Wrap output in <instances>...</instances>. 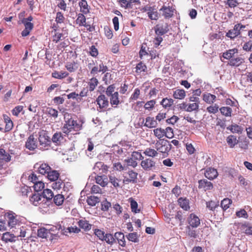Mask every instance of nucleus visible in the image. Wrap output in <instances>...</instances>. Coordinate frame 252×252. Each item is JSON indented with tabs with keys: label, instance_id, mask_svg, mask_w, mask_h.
<instances>
[{
	"label": "nucleus",
	"instance_id": "obj_11",
	"mask_svg": "<svg viewBox=\"0 0 252 252\" xmlns=\"http://www.w3.org/2000/svg\"><path fill=\"white\" fill-rule=\"evenodd\" d=\"M156 162L154 160L151 158H146L142 160L141 162V166L143 169L146 171H150L153 170L155 167Z\"/></svg>",
	"mask_w": 252,
	"mask_h": 252
},
{
	"label": "nucleus",
	"instance_id": "obj_53",
	"mask_svg": "<svg viewBox=\"0 0 252 252\" xmlns=\"http://www.w3.org/2000/svg\"><path fill=\"white\" fill-rule=\"evenodd\" d=\"M220 113L226 117L231 116L232 109L229 107H222L220 109Z\"/></svg>",
	"mask_w": 252,
	"mask_h": 252
},
{
	"label": "nucleus",
	"instance_id": "obj_57",
	"mask_svg": "<svg viewBox=\"0 0 252 252\" xmlns=\"http://www.w3.org/2000/svg\"><path fill=\"white\" fill-rule=\"evenodd\" d=\"M140 94V90L138 88L135 89L134 92L129 97V102L134 101L137 100L139 98Z\"/></svg>",
	"mask_w": 252,
	"mask_h": 252
},
{
	"label": "nucleus",
	"instance_id": "obj_2",
	"mask_svg": "<svg viewBox=\"0 0 252 252\" xmlns=\"http://www.w3.org/2000/svg\"><path fill=\"white\" fill-rule=\"evenodd\" d=\"M82 128V124L78 123L77 121L70 118L65 120V123L63 126L62 130L64 133L68 135L69 133L73 134V131H75L77 133Z\"/></svg>",
	"mask_w": 252,
	"mask_h": 252
},
{
	"label": "nucleus",
	"instance_id": "obj_38",
	"mask_svg": "<svg viewBox=\"0 0 252 252\" xmlns=\"http://www.w3.org/2000/svg\"><path fill=\"white\" fill-rule=\"evenodd\" d=\"M60 176L59 173L56 170H50L47 173V178L51 181L58 180Z\"/></svg>",
	"mask_w": 252,
	"mask_h": 252
},
{
	"label": "nucleus",
	"instance_id": "obj_48",
	"mask_svg": "<svg viewBox=\"0 0 252 252\" xmlns=\"http://www.w3.org/2000/svg\"><path fill=\"white\" fill-rule=\"evenodd\" d=\"M231 203L232 200L230 199L225 198L221 201L220 205L223 210H226L229 208V206Z\"/></svg>",
	"mask_w": 252,
	"mask_h": 252
},
{
	"label": "nucleus",
	"instance_id": "obj_55",
	"mask_svg": "<svg viewBox=\"0 0 252 252\" xmlns=\"http://www.w3.org/2000/svg\"><path fill=\"white\" fill-rule=\"evenodd\" d=\"M129 200L132 212L135 213H139L140 212V210L138 209V204L137 202L131 198H130Z\"/></svg>",
	"mask_w": 252,
	"mask_h": 252
},
{
	"label": "nucleus",
	"instance_id": "obj_56",
	"mask_svg": "<svg viewBox=\"0 0 252 252\" xmlns=\"http://www.w3.org/2000/svg\"><path fill=\"white\" fill-rule=\"evenodd\" d=\"M34 190L36 192L42 190L44 188V183L41 180H39L36 183H34L33 186Z\"/></svg>",
	"mask_w": 252,
	"mask_h": 252
},
{
	"label": "nucleus",
	"instance_id": "obj_33",
	"mask_svg": "<svg viewBox=\"0 0 252 252\" xmlns=\"http://www.w3.org/2000/svg\"><path fill=\"white\" fill-rule=\"evenodd\" d=\"M51 170L50 166L46 163H42L38 168L39 173L42 175L47 174Z\"/></svg>",
	"mask_w": 252,
	"mask_h": 252
},
{
	"label": "nucleus",
	"instance_id": "obj_19",
	"mask_svg": "<svg viewBox=\"0 0 252 252\" xmlns=\"http://www.w3.org/2000/svg\"><path fill=\"white\" fill-rule=\"evenodd\" d=\"M157 126L158 123L154 117L148 116L145 118V122L144 125V126L149 128H152L156 127Z\"/></svg>",
	"mask_w": 252,
	"mask_h": 252
},
{
	"label": "nucleus",
	"instance_id": "obj_41",
	"mask_svg": "<svg viewBox=\"0 0 252 252\" xmlns=\"http://www.w3.org/2000/svg\"><path fill=\"white\" fill-rule=\"evenodd\" d=\"M105 241L107 244L112 245L116 242L114 235L111 233H106L103 239V241Z\"/></svg>",
	"mask_w": 252,
	"mask_h": 252
},
{
	"label": "nucleus",
	"instance_id": "obj_54",
	"mask_svg": "<svg viewBox=\"0 0 252 252\" xmlns=\"http://www.w3.org/2000/svg\"><path fill=\"white\" fill-rule=\"evenodd\" d=\"M65 67L70 72H74L78 68L76 63L74 62L73 63H67Z\"/></svg>",
	"mask_w": 252,
	"mask_h": 252
},
{
	"label": "nucleus",
	"instance_id": "obj_7",
	"mask_svg": "<svg viewBox=\"0 0 252 252\" xmlns=\"http://www.w3.org/2000/svg\"><path fill=\"white\" fill-rule=\"evenodd\" d=\"M156 35H163L169 31V25L166 23L157 24L154 28Z\"/></svg>",
	"mask_w": 252,
	"mask_h": 252
},
{
	"label": "nucleus",
	"instance_id": "obj_21",
	"mask_svg": "<svg viewBox=\"0 0 252 252\" xmlns=\"http://www.w3.org/2000/svg\"><path fill=\"white\" fill-rule=\"evenodd\" d=\"M77 223L80 229L81 228L85 231H88L92 228V225L89 223V221L86 220L85 219L80 220Z\"/></svg>",
	"mask_w": 252,
	"mask_h": 252
},
{
	"label": "nucleus",
	"instance_id": "obj_36",
	"mask_svg": "<svg viewBox=\"0 0 252 252\" xmlns=\"http://www.w3.org/2000/svg\"><path fill=\"white\" fill-rule=\"evenodd\" d=\"M96 183L102 187H105L107 185L108 179L106 176H97L95 177Z\"/></svg>",
	"mask_w": 252,
	"mask_h": 252
},
{
	"label": "nucleus",
	"instance_id": "obj_58",
	"mask_svg": "<svg viewBox=\"0 0 252 252\" xmlns=\"http://www.w3.org/2000/svg\"><path fill=\"white\" fill-rule=\"evenodd\" d=\"M219 206V201L215 202L211 200L208 202H206L207 208L212 211H214Z\"/></svg>",
	"mask_w": 252,
	"mask_h": 252
},
{
	"label": "nucleus",
	"instance_id": "obj_28",
	"mask_svg": "<svg viewBox=\"0 0 252 252\" xmlns=\"http://www.w3.org/2000/svg\"><path fill=\"white\" fill-rule=\"evenodd\" d=\"M110 103L112 106L117 107L120 103L119 93L117 92H114L113 94L110 95Z\"/></svg>",
	"mask_w": 252,
	"mask_h": 252
},
{
	"label": "nucleus",
	"instance_id": "obj_46",
	"mask_svg": "<svg viewBox=\"0 0 252 252\" xmlns=\"http://www.w3.org/2000/svg\"><path fill=\"white\" fill-rule=\"evenodd\" d=\"M42 196L49 202L54 197V193L51 189H47L43 190Z\"/></svg>",
	"mask_w": 252,
	"mask_h": 252
},
{
	"label": "nucleus",
	"instance_id": "obj_39",
	"mask_svg": "<svg viewBox=\"0 0 252 252\" xmlns=\"http://www.w3.org/2000/svg\"><path fill=\"white\" fill-rule=\"evenodd\" d=\"M69 74L66 71H54L52 73V77L56 79H62L68 76Z\"/></svg>",
	"mask_w": 252,
	"mask_h": 252
},
{
	"label": "nucleus",
	"instance_id": "obj_14",
	"mask_svg": "<svg viewBox=\"0 0 252 252\" xmlns=\"http://www.w3.org/2000/svg\"><path fill=\"white\" fill-rule=\"evenodd\" d=\"M204 175L207 178L212 180L218 177V173L217 169L214 168L209 167L205 170Z\"/></svg>",
	"mask_w": 252,
	"mask_h": 252
},
{
	"label": "nucleus",
	"instance_id": "obj_18",
	"mask_svg": "<svg viewBox=\"0 0 252 252\" xmlns=\"http://www.w3.org/2000/svg\"><path fill=\"white\" fill-rule=\"evenodd\" d=\"M63 137L62 132H56L53 134L51 140L56 146H60L63 142Z\"/></svg>",
	"mask_w": 252,
	"mask_h": 252
},
{
	"label": "nucleus",
	"instance_id": "obj_20",
	"mask_svg": "<svg viewBox=\"0 0 252 252\" xmlns=\"http://www.w3.org/2000/svg\"><path fill=\"white\" fill-rule=\"evenodd\" d=\"M115 241L118 242L120 246L125 247L126 245L125 235L121 232H117L114 234Z\"/></svg>",
	"mask_w": 252,
	"mask_h": 252
},
{
	"label": "nucleus",
	"instance_id": "obj_27",
	"mask_svg": "<svg viewBox=\"0 0 252 252\" xmlns=\"http://www.w3.org/2000/svg\"><path fill=\"white\" fill-rule=\"evenodd\" d=\"M54 34L52 36L53 41L56 43L59 42L60 40H63L64 37L63 33L57 31V27H53Z\"/></svg>",
	"mask_w": 252,
	"mask_h": 252
},
{
	"label": "nucleus",
	"instance_id": "obj_10",
	"mask_svg": "<svg viewBox=\"0 0 252 252\" xmlns=\"http://www.w3.org/2000/svg\"><path fill=\"white\" fill-rule=\"evenodd\" d=\"M7 224L11 228L19 225L20 221L17 219V216L14 213H8L7 214Z\"/></svg>",
	"mask_w": 252,
	"mask_h": 252
},
{
	"label": "nucleus",
	"instance_id": "obj_16",
	"mask_svg": "<svg viewBox=\"0 0 252 252\" xmlns=\"http://www.w3.org/2000/svg\"><path fill=\"white\" fill-rule=\"evenodd\" d=\"M22 24L25 26V29L22 32L21 34L22 36H27L30 34L33 28V24L31 22H27L25 21H22Z\"/></svg>",
	"mask_w": 252,
	"mask_h": 252
},
{
	"label": "nucleus",
	"instance_id": "obj_63",
	"mask_svg": "<svg viewBox=\"0 0 252 252\" xmlns=\"http://www.w3.org/2000/svg\"><path fill=\"white\" fill-rule=\"evenodd\" d=\"M191 228V227L189 225L186 227L187 234L189 236L195 238L197 236L196 231Z\"/></svg>",
	"mask_w": 252,
	"mask_h": 252
},
{
	"label": "nucleus",
	"instance_id": "obj_42",
	"mask_svg": "<svg viewBox=\"0 0 252 252\" xmlns=\"http://www.w3.org/2000/svg\"><path fill=\"white\" fill-rule=\"evenodd\" d=\"M79 5L80 7V11L83 14H86L89 12L88 4L86 0H81L79 3Z\"/></svg>",
	"mask_w": 252,
	"mask_h": 252
},
{
	"label": "nucleus",
	"instance_id": "obj_31",
	"mask_svg": "<svg viewBox=\"0 0 252 252\" xmlns=\"http://www.w3.org/2000/svg\"><path fill=\"white\" fill-rule=\"evenodd\" d=\"M86 19L83 13H79L76 20V23L79 26H84L87 28L88 25L86 24Z\"/></svg>",
	"mask_w": 252,
	"mask_h": 252
},
{
	"label": "nucleus",
	"instance_id": "obj_40",
	"mask_svg": "<svg viewBox=\"0 0 252 252\" xmlns=\"http://www.w3.org/2000/svg\"><path fill=\"white\" fill-rule=\"evenodd\" d=\"M174 103V100L172 98H168L167 97L164 98L160 101V104L164 108H168L170 107Z\"/></svg>",
	"mask_w": 252,
	"mask_h": 252
},
{
	"label": "nucleus",
	"instance_id": "obj_50",
	"mask_svg": "<svg viewBox=\"0 0 252 252\" xmlns=\"http://www.w3.org/2000/svg\"><path fill=\"white\" fill-rule=\"evenodd\" d=\"M149 48L147 47V44L143 43L141 46L140 50L139 51V57L142 59L143 56L147 55V50Z\"/></svg>",
	"mask_w": 252,
	"mask_h": 252
},
{
	"label": "nucleus",
	"instance_id": "obj_43",
	"mask_svg": "<svg viewBox=\"0 0 252 252\" xmlns=\"http://www.w3.org/2000/svg\"><path fill=\"white\" fill-rule=\"evenodd\" d=\"M240 228L247 235H252V226L249 223H245L242 224Z\"/></svg>",
	"mask_w": 252,
	"mask_h": 252
},
{
	"label": "nucleus",
	"instance_id": "obj_35",
	"mask_svg": "<svg viewBox=\"0 0 252 252\" xmlns=\"http://www.w3.org/2000/svg\"><path fill=\"white\" fill-rule=\"evenodd\" d=\"M148 17L152 20H157L159 18V14L156 9L153 7L149 12H147Z\"/></svg>",
	"mask_w": 252,
	"mask_h": 252
},
{
	"label": "nucleus",
	"instance_id": "obj_52",
	"mask_svg": "<svg viewBox=\"0 0 252 252\" xmlns=\"http://www.w3.org/2000/svg\"><path fill=\"white\" fill-rule=\"evenodd\" d=\"M143 153L146 156L151 157H156L158 154L157 150L150 148H147Z\"/></svg>",
	"mask_w": 252,
	"mask_h": 252
},
{
	"label": "nucleus",
	"instance_id": "obj_9",
	"mask_svg": "<svg viewBox=\"0 0 252 252\" xmlns=\"http://www.w3.org/2000/svg\"><path fill=\"white\" fill-rule=\"evenodd\" d=\"M52 229H47L45 228H41L37 230V236L42 238H49L52 240L54 238L55 233L51 232Z\"/></svg>",
	"mask_w": 252,
	"mask_h": 252
},
{
	"label": "nucleus",
	"instance_id": "obj_34",
	"mask_svg": "<svg viewBox=\"0 0 252 252\" xmlns=\"http://www.w3.org/2000/svg\"><path fill=\"white\" fill-rule=\"evenodd\" d=\"M226 141L230 148L234 147L238 142L236 136L233 135H229L226 138Z\"/></svg>",
	"mask_w": 252,
	"mask_h": 252
},
{
	"label": "nucleus",
	"instance_id": "obj_32",
	"mask_svg": "<svg viewBox=\"0 0 252 252\" xmlns=\"http://www.w3.org/2000/svg\"><path fill=\"white\" fill-rule=\"evenodd\" d=\"M227 129L231 131L232 133H242L243 128L237 124H233L227 127Z\"/></svg>",
	"mask_w": 252,
	"mask_h": 252
},
{
	"label": "nucleus",
	"instance_id": "obj_23",
	"mask_svg": "<svg viewBox=\"0 0 252 252\" xmlns=\"http://www.w3.org/2000/svg\"><path fill=\"white\" fill-rule=\"evenodd\" d=\"M238 50L237 48L229 49L223 53L222 57L223 58L230 61L234 57L235 54L238 53Z\"/></svg>",
	"mask_w": 252,
	"mask_h": 252
},
{
	"label": "nucleus",
	"instance_id": "obj_47",
	"mask_svg": "<svg viewBox=\"0 0 252 252\" xmlns=\"http://www.w3.org/2000/svg\"><path fill=\"white\" fill-rule=\"evenodd\" d=\"M153 132L155 136L159 140L161 139V138L165 135L164 129L161 128H157L155 129H154Z\"/></svg>",
	"mask_w": 252,
	"mask_h": 252
},
{
	"label": "nucleus",
	"instance_id": "obj_24",
	"mask_svg": "<svg viewBox=\"0 0 252 252\" xmlns=\"http://www.w3.org/2000/svg\"><path fill=\"white\" fill-rule=\"evenodd\" d=\"M203 100L207 103L213 104L216 99V96L210 93H206L202 95Z\"/></svg>",
	"mask_w": 252,
	"mask_h": 252
},
{
	"label": "nucleus",
	"instance_id": "obj_25",
	"mask_svg": "<svg viewBox=\"0 0 252 252\" xmlns=\"http://www.w3.org/2000/svg\"><path fill=\"white\" fill-rule=\"evenodd\" d=\"M178 202L180 207L184 210L188 211L190 209L189 200L187 198L180 197L178 199Z\"/></svg>",
	"mask_w": 252,
	"mask_h": 252
},
{
	"label": "nucleus",
	"instance_id": "obj_44",
	"mask_svg": "<svg viewBox=\"0 0 252 252\" xmlns=\"http://www.w3.org/2000/svg\"><path fill=\"white\" fill-rule=\"evenodd\" d=\"M98 84V81L95 77L91 78L88 82L89 90L93 91Z\"/></svg>",
	"mask_w": 252,
	"mask_h": 252
},
{
	"label": "nucleus",
	"instance_id": "obj_4",
	"mask_svg": "<svg viewBox=\"0 0 252 252\" xmlns=\"http://www.w3.org/2000/svg\"><path fill=\"white\" fill-rule=\"evenodd\" d=\"M98 106L97 110L99 112H104L108 110L109 102L108 98L104 94H100L98 96L95 100Z\"/></svg>",
	"mask_w": 252,
	"mask_h": 252
},
{
	"label": "nucleus",
	"instance_id": "obj_15",
	"mask_svg": "<svg viewBox=\"0 0 252 252\" xmlns=\"http://www.w3.org/2000/svg\"><path fill=\"white\" fill-rule=\"evenodd\" d=\"M245 63V59L241 57L232 58L227 63V65L232 67H238Z\"/></svg>",
	"mask_w": 252,
	"mask_h": 252
},
{
	"label": "nucleus",
	"instance_id": "obj_64",
	"mask_svg": "<svg viewBox=\"0 0 252 252\" xmlns=\"http://www.w3.org/2000/svg\"><path fill=\"white\" fill-rule=\"evenodd\" d=\"M40 176H37L36 175L32 172L28 177V180L30 182H32L33 184L34 183L38 182L40 180Z\"/></svg>",
	"mask_w": 252,
	"mask_h": 252
},
{
	"label": "nucleus",
	"instance_id": "obj_6",
	"mask_svg": "<svg viewBox=\"0 0 252 252\" xmlns=\"http://www.w3.org/2000/svg\"><path fill=\"white\" fill-rule=\"evenodd\" d=\"M187 221L189 226H191L192 228H197L200 224V219L194 213L189 214Z\"/></svg>",
	"mask_w": 252,
	"mask_h": 252
},
{
	"label": "nucleus",
	"instance_id": "obj_8",
	"mask_svg": "<svg viewBox=\"0 0 252 252\" xmlns=\"http://www.w3.org/2000/svg\"><path fill=\"white\" fill-rule=\"evenodd\" d=\"M159 10L165 19H170L173 17L175 9L172 6L163 5Z\"/></svg>",
	"mask_w": 252,
	"mask_h": 252
},
{
	"label": "nucleus",
	"instance_id": "obj_22",
	"mask_svg": "<svg viewBox=\"0 0 252 252\" xmlns=\"http://www.w3.org/2000/svg\"><path fill=\"white\" fill-rule=\"evenodd\" d=\"M3 118L5 123L4 132L10 131L13 127V123L11 119L6 114L3 115Z\"/></svg>",
	"mask_w": 252,
	"mask_h": 252
},
{
	"label": "nucleus",
	"instance_id": "obj_1",
	"mask_svg": "<svg viewBox=\"0 0 252 252\" xmlns=\"http://www.w3.org/2000/svg\"><path fill=\"white\" fill-rule=\"evenodd\" d=\"M31 203L35 206H38L41 212H46L49 210L48 201L39 193L33 194L30 197Z\"/></svg>",
	"mask_w": 252,
	"mask_h": 252
},
{
	"label": "nucleus",
	"instance_id": "obj_51",
	"mask_svg": "<svg viewBox=\"0 0 252 252\" xmlns=\"http://www.w3.org/2000/svg\"><path fill=\"white\" fill-rule=\"evenodd\" d=\"M127 239L131 242L137 243L139 241V236L136 232L129 233L126 235Z\"/></svg>",
	"mask_w": 252,
	"mask_h": 252
},
{
	"label": "nucleus",
	"instance_id": "obj_5",
	"mask_svg": "<svg viewBox=\"0 0 252 252\" xmlns=\"http://www.w3.org/2000/svg\"><path fill=\"white\" fill-rule=\"evenodd\" d=\"M38 141L41 146L44 148L50 146L51 140L46 131L42 130L39 133Z\"/></svg>",
	"mask_w": 252,
	"mask_h": 252
},
{
	"label": "nucleus",
	"instance_id": "obj_3",
	"mask_svg": "<svg viewBox=\"0 0 252 252\" xmlns=\"http://www.w3.org/2000/svg\"><path fill=\"white\" fill-rule=\"evenodd\" d=\"M155 148L157 151L162 154H168L172 148V145L167 140L164 139L157 141L155 143Z\"/></svg>",
	"mask_w": 252,
	"mask_h": 252
},
{
	"label": "nucleus",
	"instance_id": "obj_37",
	"mask_svg": "<svg viewBox=\"0 0 252 252\" xmlns=\"http://www.w3.org/2000/svg\"><path fill=\"white\" fill-rule=\"evenodd\" d=\"M53 198V202L57 206H61L64 200V197L63 195L61 194H57V195L54 196Z\"/></svg>",
	"mask_w": 252,
	"mask_h": 252
},
{
	"label": "nucleus",
	"instance_id": "obj_12",
	"mask_svg": "<svg viewBox=\"0 0 252 252\" xmlns=\"http://www.w3.org/2000/svg\"><path fill=\"white\" fill-rule=\"evenodd\" d=\"M25 147L30 151H33L37 147L36 139H35L33 134H31L28 138L26 142Z\"/></svg>",
	"mask_w": 252,
	"mask_h": 252
},
{
	"label": "nucleus",
	"instance_id": "obj_59",
	"mask_svg": "<svg viewBox=\"0 0 252 252\" xmlns=\"http://www.w3.org/2000/svg\"><path fill=\"white\" fill-rule=\"evenodd\" d=\"M94 234L97 236L99 240L103 241V239L105 236V232L99 229H95L94 230Z\"/></svg>",
	"mask_w": 252,
	"mask_h": 252
},
{
	"label": "nucleus",
	"instance_id": "obj_26",
	"mask_svg": "<svg viewBox=\"0 0 252 252\" xmlns=\"http://www.w3.org/2000/svg\"><path fill=\"white\" fill-rule=\"evenodd\" d=\"M183 220L182 212L179 211L177 212L175 218L172 220V221L171 222V224L174 226L179 222V225H182L183 224Z\"/></svg>",
	"mask_w": 252,
	"mask_h": 252
},
{
	"label": "nucleus",
	"instance_id": "obj_30",
	"mask_svg": "<svg viewBox=\"0 0 252 252\" xmlns=\"http://www.w3.org/2000/svg\"><path fill=\"white\" fill-rule=\"evenodd\" d=\"M173 96L177 99H183L186 96V92L183 89H177L174 91Z\"/></svg>",
	"mask_w": 252,
	"mask_h": 252
},
{
	"label": "nucleus",
	"instance_id": "obj_17",
	"mask_svg": "<svg viewBox=\"0 0 252 252\" xmlns=\"http://www.w3.org/2000/svg\"><path fill=\"white\" fill-rule=\"evenodd\" d=\"M11 156L2 148H0V163L9 162L11 161Z\"/></svg>",
	"mask_w": 252,
	"mask_h": 252
},
{
	"label": "nucleus",
	"instance_id": "obj_60",
	"mask_svg": "<svg viewBox=\"0 0 252 252\" xmlns=\"http://www.w3.org/2000/svg\"><path fill=\"white\" fill-rule=\"evenodd\" d=\"M46 112L48 115L51 117H54V118L58 117V112L55 109H54L52 107H48L46 109Z\"/></svg>",
	"mask_w": 252,
	"mask_h": 252
},
{
	"label": "nucleus",
	"instance_id": "obj_45",
	"mask_svg": "<svg viewBox=\"0 0 252 252\" xmlns=\"http://www.w3.org/2000/svg\"><path fill=\"white\" fill-rule=\"evenodd\" d=\"M99 201V198L94 196L88 197L87 199L88 204L91 206H94Z\"/></svg>",
	"mask_w": 252,
	"mask_h": 252
},
{
	"label": "nucleus",
	"instance_id": "obj_49",
	"mask_svg": "<svg viewBox=\"0 0 252 252\" xmlns=\"http://www.w3.org/2000/svg\"><path fill=\"white\" fill-rule=\"evenodd\" d=\"M135 72L137 73H141L142 72H145L147 70V66L145 63L140 62L136 66Z\"/></svg>",
	"mask_w": 252,
	"mask_h": 252
},
{
	"label": "nucleus",
	"instance_id": "obj_13",
	"mask_svg": "<svg viewBox=\"0 0 252 252\" xmlns=\"http://www.w3.org/2000/svg\"><path fill=\"white\" fill-rule=\"evenodd\" d=\"M213 184L206 179L200 180L198 181V189H201L206 191L211 190L213 189Z\"/></svg>",
	"mask_w": 252,
	"mask_h": 252
},
{
	"label": "nucleus",
	"instance_id": "obj_29",
	"mask_svg": "<svg viewBox=\"0 0 252 252\" xmlns=\"http://www.w3.org/2000/svg\"><path fill=\"white\" fill-rule=\"evenodd\" d=\"M15 236L13 234H11L10 232H6L3 234L1 240L5 242H13L16 241Z\"/></svg>",
	"mask_w": 252,
	"mask_h": 252
},
{
	"label": "nucleus",
	"instance_id": "obj_61",
	"mask_svg": "<svg viewBox=\"0 0 252 252\" xmlns=\"http://www.w3.org/2000/svg\"><path fill=\"white\" fill-rule=\"evenodd\" d=\"M109 178L110 183L114 186V187L117 188L120 186L119 183L120 182V180L112 175H110Z\"/></svg>",
	"mask_w": 252,
	"mask_h": 252
},
{
	"label": "nucleus",
	"instance_id": "obj_62",
	"mask_svg": "<svg viewBox=\"0 0 252 252\" xmlns=\"http://www.w3.org/2000/svg\"><path fill=\"white\" fill-rule=\"evenodd\" d=\"M65 17L61 12H58L56 14L55 21L57 24H62L64 23Z\"/></svg>",
	"mask_w": 252,
	"mask_h": 252
}]
</instances>
